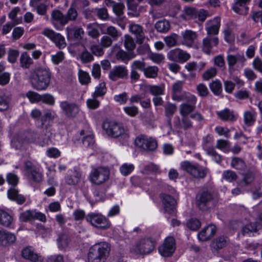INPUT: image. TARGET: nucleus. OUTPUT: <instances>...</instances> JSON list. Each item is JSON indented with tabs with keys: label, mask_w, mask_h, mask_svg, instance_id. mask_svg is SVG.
Segmentation results:
<instances>
[{
	"label": "nucleus",
	"mask_w": 262,
	"mask_h": 262,
	"mask_svg": "<svg viewBox=\"0 0 262 262\" xmlns=\"http://www.w3.org/2000/svg\"><path fill=\"white\" fill-rule=\"evenodd\" d=\"M110 171L106 167H98L94 168L90 173V181L96 185H99L104 183L110 178Z\"/></svg>",
	"instance_id": "0eeeda50"
},
{
	"label": "nucleus",
	"mask_w": 262,
	"mask_h": 262,
	"mask_svg": "<svg viewBox=\"0 0 262 262\" xmlns=\"http://www.w3.org/2000/svg\"><path fill=\"white\" fill-rule=\"evenodd\" d=\"M40 101L49 105H54L55 102L54 96L47 93L41 95Z\"/></svg>",
	"instance_id": "4d7b16f0"
},
{
	"label": "nucleus",
	"mask_w": 262,
	"mask_h": 262,
	"mask_svg": "<svg viewBox=\"0 0 262 262\" xmlns=\"http://www.w3.org/2000/svg\"><path fill=\"white\" fill-rule=\"evenodd\" d=\"M154 249V243L148 239H141L131 248L130 252L136 255L147 254Z\"/></svg>",
	"instance_id": "9d476101"
},
{
	"label": "nucleus",
	"mask_w": 262,
	"mask_h": 262,
	"mask_svg": "<svg viewBox=\"0 0 262 262\" xmlns=\"http://www.w3.org/2000/svg\"><path fill=\"white\" fill-rule=\"evenodd\" d=\"M256 113L254 111H245L243 114L244 129L246 130L247 127L253 126L256 121Z\"/></svg>",
	"instance_id": "bb28decb"
},
{
	"label": "nucleus",
	"mask_w": 262,
	"mask_h": 262,
	"mask_svg": "<svg viewBox=\"0 0 262 262\" xmlns=\"http://www.w3.org/2000/svg\"><path fill=\"white\" fill-rule=\"evenodd\" d=\"M26 97L29 99L30 102L32 103L40 101L41 95L33 91H29L27 93Z\"/></svg>",
	"instance_id": "052dcab7"
},
{
	"label": "nucleus",
	"mask_w": 262,
	"mask_h": 262,
	"mask_svg": "<svg viewBox=\"0 0 262 262\" xmlns=\"http://www.w3.org/2000/svg\"><path fill=\"white\" fill-rule=\"evenodd\" d=\"M78 78L81 84H88L91 81V78L89 73L82 70L78 71Z\"/></svg>",
	"instance_id": "de8ad7c7"
},
{
	"label": "nucleus",
	"mask_w": 262,
	"mask_h": 262,
	"mask_svg": "<svg viewBox=\"0 0 262 262\" xmlns=\"http://www.w3.org/2000/svg\"><path fill=\"white\" fill-rule=\"evenodd\" d=\"M159 69L156 66H148L145 67L143 74L146 78H155L158 76Z\"/></svg>",
	"instance_id": "a19ab883"
},
{
	"label": "nucleus",
	"mask_w": 262,
	"mask_h": 262,
	"mask_svg": "<svg viewBox=\"0 0 262 262\" xmlns=\"http://www.w3.org/2000/svg\"><path fill=\"white\" fill-rule=\"evenodd\" d=\"M228 238L224 236L216 238L212 243V247L216 249H220L226 246Z\"/></svg>",
	"instance_id": "09e8293b"
},
{
	"label": "nucleus",
	"mask_w": 262,
	"mask_h": 262,
	"mask_svg": "<svg viewBox=\"0 0 262 262\" xmlns=\"http://www.w3.org/2000/svg\"><path fill=\"white\" fill-rule=\"evenodd\" d=\"M33 63V60L27 52L21 53L20 57V64L22 68L27 69Z\"/></svg>",
	"instance_id": "ea45409f"
},
{
	"label": "nucleus",
	"mask_w": 262,
	"mask_h": 262,
	"mask_svg": "<svg viewBox=\"0 0 262 262\" xmlns=\"http://www.w3.org/2000/svg\"><path fill=\"white\" fill-rule=\"evenodd\" d=\"M201 223L196 219L192 218L189 220L187 223L188 228L192 230H196L201 227Z\"/></svg>",
	"instance_id": "0e129e2a"
},
{
	"label": "nucleus",
	"mask_w": 262,
	"mask_h": 262,
	"mask_svg": "<svg viewBox=\"0 0 262 262\" xmlns=\"http://www.w3.org/2000/svg\"><path fill=\"white\" fill-rule=\"evenodd\" d=\"M85 219L92 226L100 229H107L111 225L108 220L100 213L91 212L86 215Z\"/></svg>",
	"instance_id": "6e6552de"
},
{
	"label": "nucleus",
	"mask_w": 262,
	"mask_h": 262,
	"mask_svg": "<svg viewBox=\"0 0 262 262\" xmlns=\"http://www.w3.org/2000/svg\"><path fill=\"white\" fill-rule=\"evenodd\" d=\"M110 247L106 242L97 244L92 246L88 253L89 262H104L108 256Z\"/></svg>",
	"instance_id": "20e7f679"
},
{
	"label": "nucleus",
	"mask_w": 262,
	"mask_h": 262,
	"mask_svg": "<svg viewBox=\"0 0 262 262\" xmlns=\"http://www.w3.org/2000/svg\"><path fill=\"white\" fill-rule=\"evenodd\" d=\"M181 35L182 37V44L188 47L192 46L197 37L196 32L191 30L182 31Z\"/></svg>",
	"instance_id": "4be33fe9"
},
{
	"label": "nucleus",
	"mask_w": 262,
	"mask_h": 262,
	"mask_svg": "<svg viewBox=\"0 0 262 262\" xmlns=\"http://www.w3.org/2000/svg\"><path fill=\"white\" fill-rule=\"evenodd\" d=\"M175 250V239L171 236L166 238L163 245L159 247L160 254L164 257L171 256Z\"/></svg>",
	"instance_id": "ddd939ff"
},
{
	"label": "nucleus",
	"mask_w": 262,
	"mask_h": 262,
	"mask_svg": "<svg viewBox=\"0 0 262 262\" xmlns=\"http://www.w3.org/2000/svg\"><path fill=\"white\" fill-rule=\"evenodd\" d=\"M178 39V35L172 34L164 38V41L166 45L169 47H172L176 46Z\"/></svg>",
	"instance_id": "bf43d9fd"
},
{
	"label": "nucleus",
	"mask_w": 262,
	"mask_h": 262,
	"mask_svg": "<svg viewBox=\"0 0 262 262\" xmlns=\"http://www.w3.org/2000/svg\"><path fill=\"white\" fill-rule=\"evenodd\" d=\"M196 17V11L191 7L185 8L182 13L180 15V18L184 20L194 19Z\"/></svg>",
	"instance_id": "72a5a7b5"
},
{
	"label": "nucleus",
	"mask_w": 262,
	"mask_h": 262,
	"mask_svg": "<svg viewBox=\"0 0 262 262\" xmlns=\"http://www.w3.org/2000/svg\"><path fill=\"white\" fill-rule=\"evenodd\" d=\"M112 53L115 55L117 60L121 61L124 63H127L129 60L134 58V56L125 52L120 48V46L116 44L112 49Z\"/></svg>",
	"instance_id": "5701e85b"
},
{
	"label": "nucleus",
	"mask_w": 262,
	"mask_h": 262,
	"mask_svg": "<svg viewBox=\"0 0 262 262\" xmlns=\"http://www.w3.org/2000/svg\"><path fill=\"white\" fill-rule=\"evenodd\" d=\"M134 169L133 164L124 163L120 167L121 173L124 176L129 174Z\"/></svg>",
	"instance_id": "6e6d98bb"
},
{
	"label": "nucleus",
	"mask_w": 262,
	"mask_h": 262,
	"mask_svg": "<svg viewBox=\"0 0 262 262\" xmlns=\"http://www.w3.org/2000/svg\"><path fill=\"white\" fill-rule=\"evenodd\" d=\"M106 92L105 83L104 82H100L95 88V90L92 94L94 98L103 96Z\"/></svg>",
	"instance_id": "a18cd8bd"
},
{
	"label": "nucleus",
	"mask_w": 262,
	"mask_h": 262,
	"mask_svg": "<svg viewBox=\"0 0 262 262\" xmlns=\"http://www.w3.org/2000/svg\"><path fill=\"white\" fill-rule=\"evenodd\" d=\"M22 257L33 262H41L42 260L40 255L35 252L32 247H27L21 251Z\"/></svg>",
	"instance_id": "6ab92c4d"
},
{
	"label": "nucleus",
	"mask_w": 262,
	"mask_h": 262,
	"mask_svg": "<svg viewBox=\"0 0 262 262\" xmlns=\"http://www.w3.org/2000/svg\"><path fill=\"white\" fill-rule=\"evenodd\" d=\"M80 135L81 137V139L82 141V144L85 147L91 146L94 143L93 136L91 134H88L85 136V133L83 130L80 132Z\"/></svg>",
	"instance_id": "58836bf2"
},
{
	"label": "nucleus",
	"mask_w": 262,
	"mask_h": 262,
	"mask_svg": "<svg viewBox=\"0 0 262 262\" xmlns=\"http://www.w3.org/2000/svg\"><path fill=\"white\" fill-rule=\"evenodd\" d=\"M221 25V19L216 17L207 22L206 30L207 35H215L218 34Z\"/></svg>",
	"instance_id": "aec40b11"
},
{
	"label": "nucleus",
	"mask_w": 262,
	"mask_h": 262,
	"mask_svg": "<svg viewBox=\"0 0 262 262\" xmlns=\"http://www.w3.org/2000/svg\"><path fill=\"white\" fill-rule=\"evenodd\" d=\"M218 43L219 40L216 36L207 35L203 40V50L206 54H209L212 48Z\"/></svg>",
	"instance_id": "a878e982"
},
{
	"label": "nucleus",
	"mask_w": 262,
	"mask_h": 262,
	"mask_svg": "<svg viewBox=\"0 0 262 262\" xmlns=\"http://www.w3.org/2000/svg\"><path fill=\"white\" fill-rule=\"evenodd\" d=\"M102 128L108 136L115 138L120 137L123 143L126 142L129 138L128 132L115 121H104L102 124Z\"/></svg>",
	"instance_id": "7ed1b4c3"
},
{
	"label": "nucleus",
	"mask_w": 262,
	"mask_h": 262,
	"mask_svg": "<svg viewBox=\"0 0 262 262\" xmlns=\"http://www.w3.org/2000/svg\"><path fill=\"white\" fill-rule=\"evenodd\" d=\"M180 100L184 101L180 104L179 107L180 114L182 116H187L195 110L197 98L194 95L185 94Z\"/></svg>",
	"instance_id": "423d86ee"
},
{
	"label": "nucleus",
	"mask_w": 262,
	"mask_h": 262,
	"mask_svg": "<svg viewBox=\"0 0 262 262\" xmlns=\"http://www.w3.org/2000/svg\"><path fill=\"white\" fill-rule=\"evenodd\" d=\"M124 47L128 51H132L135 48V43L133 38L129 35L124 36Z\"/></svg>",
	"instance_id": "13d9d810"
},
{
	"label": "nucleus",
	"mask_w": 262,
	"mask_h": 262,
	"mask_svg": "<svg viewBox=\"0 0 262 262\" xmlns=\"http://www.w3.org/2000/svg\"><path fill=\"white\" fill-rule=\"evenodd\" d=\"M13 222V216L3 209H0V225L9 227Z\"/></svg>",
	"instance_id": "2f4dec72"
},
{
	"label": "nucleus",
	"mask_w": 262,
	"mask_h": 262,
	"mask_svg": "<svg viewBox=\"0 0 262 262\" xmlns=\"http://www.w3.org/2000/svg\"><path fill=\"white\" fill-rule=\"evenodd\" d=\"M216 114L218 117L224 121H234L237 117V116L234 114L233 111L228 108L217 112Z\"/></svg>",
	"instance_id": "473e14b6"
},
{
	"label": "nucleus",
	"mask_w": 262,
	"mask_h": 262,
	"mask_svg": "<svg viewBox=\"0 0 262 262\" xmlns=\"http://www.w3.org/2000/svg\"><path fill=\"white\" fill-rule=\"evenodd\" d=\"M60 107L68 118L75 117L80 112V108L77 104L67 101L60 102Z\"/></svg>",
	"instance_id": "4468645a"
},
{
	"label": "nucleus",
	"mask_w": 262,
	"mask_h": 262,
	"mask_svg": "<svg viewBox=\"0 0 262 262\" xmlns=\"http://www.w3.org/2000/svg\"><path fill=\"white\" fill-rule=\"evenodd\" d=\"M162 200L164 209L166 212L169 214H173L175 213V199L170 195L166 194H162L160 195Z\"/></svg>",
	"instance_id": "f3484780"
},
{
	"label": "nucleus",
	"mask_w": 262,
	"mask_h": 262,
	"mask_svg": "<svg viewBox=\"0 0 262 262\" xmlns=\"http://www.w3.org/2000/svg\"><path fill=\"white\" fill-rule=\"evenodd\" d=\"M51 73L46 67L36 68L30 77L32 87L38 91L45 90L50 82Z\"/></svg>",
	"instance_id": "f257e3e1"
},
{
	"label": "nucleus",
	"mask_w": 262,
	"mask_h": 262,
	"mask_svg": "<svg viewBox=\"0 0 262 262\" xmlns=\"http://www.w3.org/2000/svg\"><path fill=\"white\" fill-rule=\"evenodd\" d=\"M209 88L215 95H220L222 91V83L219 80L216 79L211 82L209 84Z\"/></svg>",
	"instance_id": "49530a36"
},
{
	"label": "nucleus",
	"mask_w": 262,
	"mask_h": 262,
	"mask_svg": "<svg viewBox=\"0 0 262 262\" xmlns=\"http://www.w3.org/2000/svg\"><path fill=\"white\" fill-rule=\"evenodd\" d=\"M128 98V95L126 92H123L114 96V100L121 105L125 104L127 101Z\"/></svg>",
	"instance_id": "e2e57ef3"
},
{
	"label": "nucleus",
	"mask_w": 262,
	"mask_h": 262,
	"mask_svg": "<svg viewBox=\"0 0 262 262\" xmlns=\"http://www.w3.org/2000/svg\"><path fill=\"white\" fill-rule=\"evenodd\" d=\"M6 180L7 183L11 185V187H13L17 184L19 178L15 174L9 173L7 175Z\"/></svg>",
	"instance_id": "680f3d73"
},
{
	"label": "nucleus",
	"mask_w": 262,
	"mask_h": 262,
	"mask_svg": "<svg viewBox=\"0 0 262 262\" xmlns=\"http://www.w3.org/2000/svg\"><path fill=\"white\" fill-rule=\"evenodd\" d=\"M4 234L2 240L0 242L2 245L7 246L14 243L16 240V237L14 234L6 230Z\"/></svg>",
	"instance_id": "79ce46f5"
},
{
	"label": "nucleus",
	"mask_w": 262,
	"mask_h": 262,
	"mask_svg": "<svg viewBox=\"0 0 262 262\" xmlns=\"http://www.w3.org/2000/svg\"><path fill=\"white\" fill-rule=\"evenodd\" d=\"M216 231V227L213 224H210L205 227L198 234V238L201 241H206L209 240L215 234Z\"/></svg>",
	"instance_id": "393cba45"
},
{
	"label": "nucleus",
	"mask_w": 262,
	"mask_h": 262,
	"mask_svg": "<svg viewBox=\"0 0 262 262\" xmlns=\"http://www.w3.org/2000/svg\"><path fill=\"white\" fill-rule=\"evenodd\" d=\"M104 3L107 7L112 8L113 12L118 17H121L125 9V6L122 3H116L112 0H105Z\"/></svg>",
	"instance_id": "c85d7f7f"
},
{
	"label": "nucleus",
	"mask_w": 262,
	"mask_h": 262,
	"mask_svg": "<svg viewBox=\"0 0 262 262\" xmlns=\"http://www.w3.org/2000/svg\"><path fill=\"white\" fill-rule=\"evenodd\" d=\"M81 179V174L75 170L72 172L71 174H68L66 178V182L70 185H76L79 183Z\"/></svg>",
	"instance_id": "c9c22d12"
},
{
	"label": "nucleus",
	"mask_w": 262,
	"mask_h": 262,
	"mask_svg": "<svg viewBox=\"0 0 262 262\" xmlns=\"http://www.w3.org/2000/svg\"><path fill=\"white\" fill-rule=\"evenodd\" d=\"M222 178L226 181L232 182L236 180L237 175L235 172L230 170H227L223 171Z\"/></svg>",
	"instance_id": "5fc2aeb1"
},
{
	"label": "nucleus",
	"mask_w": 262,
	"mask_h": 262,
	"mask_svg": "<svg viewBox=\"0 0 262 262\" xmlns=\"http://www.w3.org/2000/svg\"><path fill=\"white\" fill-rule=\"evenodd\" d=\"M8 198L12 200L16 201L17 203L21 204L25 201L24 196L18 193V191L15 187H11L7 191Z\"/></svg>",
	"instance_id": "7c9ffc66"
},
{
	"label": "nucleus",
	"mask_w": 262,
	"mask_h": 262,
	"mask_svg": "<svg viewBox=\"0 0 262 262\" xmlns=\"http://www.w3.org/2000/svg\"><path fill=\"white\" fill-rule=\"evenodd\" d=\"M66 31L68 39H74L78 41H80L82 38L84 34V32L82 28H75L73 26L67 27Z\"/></svg>",
	"instance_id": "412c9836"
},
{
	"label": "nucleus",
	"mask_w": 262,
	"mask_h": 262,
	"mask_svg": "<svg viewBox=\"0 0 262 262\" xmlns=\"http://www.w3.org/2000/svg\"><path fill=\"white\" fill-rule=\"evenodd\" d=\"M129 30L135 35L137 42L141 43L145 38L142 27L138 24H130L129 26Z\"/></svg>",
	"instance_id": "c756f323"
},
{
	"label": "nucleus",
	"mask_w": 262,
	"mask_h": 262,
	"mask_svg": "<svg viewBox=\"0 0 262 262\" xmlns=\"http://www.w3.org/2000/svg\"><path fill=\"white\" fill-rule=\"evenodd\" d=\"M231 165L233 168L239 170H243L246 166L244 161L239 158H233L231 163Z\"/></svg>",
	"instance_id": "603ef678"
},
{
	"label": "nucleus",
	"mask_w": 262,
	"mask_h": 262,
	"mask_svg": "<svg viewBox=\"0 0 262 262\" xmlns=\"http://www.w3.org/2000/svg\"><path fill=\"white\" fill-rule=\"evenodd\" d=\"M135 144L138 147L147 151L154 150L157 147V142L155 139L144 135L137 137Z\"/></svg>",
	"instance_id": "f8f14e48"
},
{
	"label": "nucleus",
	"mask_w": 262,
	"mask_h": 262,
	"mask_svg": "<svg viewBox=\"0 0 262 262\" xmlns=\"http://www.w3.org/2000/svg\"><path fill=\"white\" fill-rule=\"evenodd\" d=\"M64 58V55L62 51H59L55 54L51 55V60L53 63L55 64H58Z\"/></svg>",
	"instance_id": "774afa93"
},
{
	"label": "nucleus",
	"mask_w": 262,
	"mask_h": 262,
	"mask_svg": "<svg viewBox=\"0 0 262 262\" xmlns=\"http://www.w3.org/2000/svg\"><path fill=\"white\" fill-rule=\"evenodd\" d=\"M52 41L60 49L64 48L66 46L64 37L60 33H57Z\"/></svg>",
	"instance_id": "8fccbe9b"
},
{
	"label": "nucleus",
	"mask_w": 262,
	"mask_h": 262,
	"mask_svg": "<svg viewBox=\"0 0 262 262\" xmlns=\"http://www.w3.org/2000/svg\"><path fill=\"white\" fill-rule=\"evenodd\" d=\"M11 98L4 93L0 94V111L3 112L8 110L10 106Z\"/></svg>",
	"instance_id": "4c0bfd02"
},
{
	"label": "nucleus",
	"mask_w": 262,
	"mask_h": 262,
	"mask_svg": "<svg viewBox=\"0 0 262 262\" xmlns=\"http://www.w3.org/2000/svg\"><path fill=\"white\" fill-rule=\"evenodd\" d=\"M155 27L158 31L165 32L169 30L170 25L169 22L166 20H161L156 24Z\"/></svg>",
	"instance_id": "3c124183"
},
{
	"label": "nucleus",
	"mask_w": 262,
	"mask_h": 262,
	"mask_svg": "<svg viewBox=\"0 0 262 262\" xmlns=\"http://www.w3.org/2000/svg\"><path fill=\"white\" fill-rule=\"evenodd\" d=\"M212 199V197L210 193L204 191L197 195L196 204L201 210H206Z\"/></svg>",
	"instance_id": "b1692460"
},
{
	"label": "nucleus",
	"mask_w": 262,
	"mask_h": 262,
	"mask_svg": "<svg viewBox=\"0 0 262 262\" xmlns=\"http://www.w3.org/2000/svg\"><path fill=\"white\" fill-rule=\"evenodd\" d=\"M56 117L55 112L51 110H47L41 118V124L38 125L39 127L41 129L40 133V137L38 139H34L33 142H36L41 146H45L48 145L51 141V129L48 124L46 123L48 119H53Z\"/></svg>",
	"instance_id": "f03ea898"
},
{
	"label": "nucleus",
	"mask_w": 262,
	"mask_h": 262,
	"mask_svg": "<svg viewBox=\"0 0 262 262\" xmlns=\"http://www.w3.org/2000/svg\"><path fill=\"white\" fill-rule=\"evenodd\" d=\"M190 57L188 53L179 48L172 49L167 53V58L169 60L180 63L186 62Z\"/></svg>",
	"instance_id": "2eb2a0df"
},
{
	"label": "nucleus",
	"mask_w": 262,
	"mask_h": 262,
	"mask_svg": "<svg viewBox=\"0 0 262 262\" xmlns=\"http://www.w3.org/2000/svg\"><path fill=\"white\" fill-rule=\"evenodd\" d=\"M51 23L57 30H61L68 23V19L60 11L54 10L51 13Z\"/></svg>",
	"instance_id": "dca6fc26"
},
{
	"label": "nucleus",
	"mask_w": 262,
	"mask_h": 262,
	"mask_svg": "<svg viewBox=\"0 0 262 262\" xmlns=\"http://www.w3.org/2000/svg\"><path fill=\"white\" fill-rule=\"evenodd\" d=\"M213 138L210 135H207L203 138L202 146L203 149L207 152L210 149H213Z\"/></svg>",
	"instance_id": "37998d69"
},
{
	"label": "nucleus",
	"mask_w": 262,
	"mask_h": 262,
	"mask_svg": "<svg viewBox=\"0 0 262 262\" xmlns=\"http://www.w3.org/2000/svg\"><path fill=\"white\" fill-rule=\"evenodd\" d=\"M19 220L22 222L34 220V210H28L22 212L20 214Z\"/></svg>",
	"instance_id": "864d4df0"
},
{
	"label": "nucleus",
	"mask_w": 262,
	"mask_h": 262,
	"mask_svg": "<svg viewBox=\"0 0 262 262\" xmlns=\"http://www.w3.org/2000/svg\"><path fill=\"white\" fill-rule=\"evenodd\" d=\"M180 168L195 178H203L206 177L208 172V169L206 167L188 161L182 162L180 164Z\"/></svg>",
	"instance_id": "39448f33"
},
{
	"label": "nucleus",
	"mask_w": 262,
	"mask_h": 262,
	"mask_svg": "<svg viewBox=\"0 0 262 262\" xmlns=\"http://www.w3.org/2000/svg\"><path fill=\"white\" fill-rule=\"evenodd\" d=\"M147 87L150 93L155 96H161L164 94L165 89L164 85H148Z\"/></svg>",
	"instance_id": "c03bdc74"
},
{
	"label": "nucleus",
	"mask_w": 262,
	"mask_h": 262,
	"mask_svg": "<svg viewBox=\"0 0 262 262\" xmlns=\"http://www.w3.org/2000/svg\"><path fill=\"white\" fill-rule=\"evenodd\" d=\"M41 0H30L29 5L35 8L36 12L41 15L46 14L47 7L49 5L48 0H43V2L40 3Z\"/></svg>",
	"instance_id": "cd10ccee"
},
{
	"label": "nucleus",
	"mask_w": 262,
	"mask_h": 262,
	"mask_svg": "<svg viewBox=\"0 0 262 262\" xmlns=\"http://www.w3.org/2000/svg\"><path fill=\"white\" fill-rule=\"evenodd\" d=\"M229 52V51L227 52L226 59L229 72L232 74L235 69V66L237 69H242L245 66L246 59L243 54L238 53L236 54H231Z\"/></svg>",
	"instance_id": "9b49d317"
},
{
	"label": "nucleus",
	"mask_w": 262,
	"mask_h": 262,
	"mask_svg": "<svg viewBox=\"0 0 262 262\" xmlns=\"http://www.w3.org/2000/svg\"><path fill=\"white\" fill-rule=\"evenodd\" d=\"M25 176L30 181L39 183L42 181L43 175L38 167L31 161H27L24 164Z\"/></svg>",
	"instance_id": "1a4fd4ad"
},
{
	"label": "nucleus",
	"mask_w": 262,
	"mask_h": 262,
	"mask_svg": "<svg viewBox=\"0 0 262 262\" xmlns=\"http://www.w3.org/2000/svg\"><path fill=\"white\" fill-rule=\"evenodd\" d=\"M216 74L217 70L216 68L212 67L204 73L203 75V79L205 80H208L215 77Z\"/></svg>",
	"instance_id": "338daca9"
},
{
	"label": "nucleus",
	"mask_w": 262,
	"mask_h": 262,
	"mask_svg": "<svg viewBox=\"0 0 262 262\" xmlns=\"http://www.w3.org/2000/svg\"><path fill=\"white\" fill-rule=\"evenodd\" d=\"M232 9L236 13L241 15H245L247 14L249 8L247 6L241 3H239V2L235 0L232 6Z\"/></svg>",
	"instance_id": "e433bc0d"
},
{
	"label": "nucleus",
	"mask_w": 262,
	"mask_h": 262,
	"mask_svg": "<svg viewBox=\"0 0 262 262\" xmlns=\"http://www.w3.org/2000/svg\"><path fill=\"white\" fill-rule=\"evenodd\" d=\"M100 27L97 24H89L86 26V32L89 36L93 38H97L100 35Z\"/></svg>",
	"instance_id": "f704fd0d"
},
{
	"label": "nucleus",
	"mask_w": 262,
	"mask_h": 262,
	"mask_svg": "<svg viewBox=\"0 0 262 262\" xmlns=\"http://www.w3.org/2000/svg\"><path fill=\"white\" fill-rule=\"evenodd\" d=\"M128 75V70L123 66H115L109 73V78L113 81H116L118 79H124Z\"/></svg>",
	"instance_id": "a211bd4d"
},
{
	"label": "nucleus",
	"mask_w": 262,
	"mask_h": 262,
	"mask_svg": "<svg viewBox=\"0 0 262 262\" xmlns=\"http://www.w3.org/2000/svg\"><path fill=\"white\" fill-rule=\"evenodd\" d=\"M123 109L126 114L131 117H134L138 114V108L136 106H125Z\"/></svg>",
	"instance_id": "69168bd1"
}]
</instances>
